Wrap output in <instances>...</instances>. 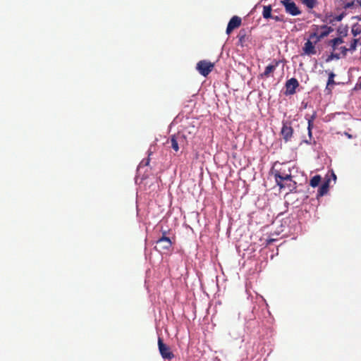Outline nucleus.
I'll return each mask as SVG.
<instances>
[{
    "label": "nucleus",
    "mask_w": 361,
    "mask_h": 361,
    "mask_svg": "<svg viewBox=\"0 0 361 361\" xmlns=\"http://www.w3.org/2000/svg\"><path fill=\"white\" fill-rule=\"evenodd\" d=\"M186 142L185 135L180 133L171 135L166 141V144L174 151L175 155L178 153L180 149L183 147Z\"/></svg>",
    "instance_id": "nucleus-1"
},
{
    "label": "nucleus",
    "mask_w": 361,
    "mask_h": 361,
    "mask_svg": "<svg viewBox=\"0 0 361 361\" xmlns=\"http://www.w3.org/2000/svg\"><path fill=\"white\" fill-rule=\"evenodd\" d=\"M163 235L156 241L155 249L159 252H166L169 251L172 246L171 239L166 236V231H162Z\"/></svg>",
    "instance_id": "nucleus-2"
},
{
    "label": "nucleus",
    "mask_w": 361,
    "mask_h": 361,
    "mask_svg": "<svg viewBox=\"0 0 361 361\" xmlns=\"http://www.w3.org/2000/svg\"><path fill=\"white\" fill-rule=\"evenodd\" d=\"M214 67V63L207 60H202L197 63L196 68L202 75L207 77L212 71Z\"/></svg>",
    "instance_id": "nucleus-3"
},
{
    "label": "nucleus",
    "mask_w": 361,
    "mask_h": 361,
    "mask_svg": "<svg viewBox=\"0 0 361 361\" xmlns=\"http://www.w3.org/2000/svg\"><path fill=\"white\" fill-rule=\"evenodd\" d=\"M158 348L159 351L164 359L171 360L174 357V354L171 351L170 347L164 343L163 339L161 337L158 338Z\"/></svg>",
    "instance_id": "nucleus-4"
},
{
    "label": "nucleus",
    "mask_w": 361,
    "mask_h": 361,
    "mask_svg": "<svg viewBox=\"0 0 361 361\" xmlns=\"http://www.w3.org/2000/svg\"><path fill=\"white\" fill-rule=\"evenodd\" d=\"M281 4L284 6L287 13L295 16L301 13L300 10L292 0H281Z\"/></svg>",
    "instance_id": "nucleus-5"
},
{
    "label": "nucleus",
    "mask_w": 361,
    "mask_h": 361,
    "mask_svg": "<svg viewBox=\"0 0 361 361\" xmlns=\"http://www.w3.org/2000/svg\"><path fill=\"white\" fill-rule=\"evenodd\" d=\"M273 174L274 176V179L276 183L278 182L283 181L286 179H288L289 178L293 177L291 176V171L290 169L286 170L285 169L281 168L279 169H274Z\"/></svg>",
    "instance_id": "nucleus-6"
},
{
    "label": "nucleus",
    "mask_w": 361,
    "mask_h": 361,
    "mask_svg": "<svg viewBox=\"0 0 361 361\" xmlns=\"http://www.w3.org/2000/svg\"><path fill=\"white\" fill-rule=\"evenodd\" d=\"M276 185L279 187L281 190H286L288 192H293L296 190L297 183L293 180V177L286 179L280 183H276Z\"/></svg>",
    "instance_id": "nucleus-7"
},
{
    "label": "nucleus",
    "mask_w": 361,
    "mask_h": 361,
    "mask_svg": "<svg viewBox=\"0 0 361 361\" xmlns=\"http://www.w3.org/2000/svg\"><path fill=\"white\" fill-rule=\"evenodd\" d=\"M299 86V82L298 80L295 78H292L289 80H288L285 84L286 91L285 94L286 95H292L295 93L296 89Z\"/></svg>",
    "instance_id": "nucleus-8"
},
{
    "label": "nucleus",
    "mask_w": 361,
    "mask_h": 361,
    "mask_svg": "<svg viewBox=\"0 0 361 361\" xmlns=\"http://www.w3.org/2000/svg\"><path fill=\"white\" fill-rule=\"evenodd\" d=\"M293 129L290 122H283L281 130V135L285 142H288L293 137Z\"/></svg>",
    "instance_id": "nucleus-9"
},
{
    "label": "nucleus",
    "mask_w": 361,
    "mask_h": 361,
    "mask_svg": "<svg viewBox=\"0 0 361 361\" xmlns=\"http://www.w3.org/2000/svg\"><path fill=\"white\" fill-rule=\"evenodd\" d=\"M280 63V61L274 59L271 64L268 65L264 71L261 73L260 76L262 78H268L273 75L274 72Z\"/></svg>",
    "instance_id": "nucleus-10"
},
{
    "label": "nucleus",
    "mask_w": 361,
    "mask_h": 361,
    "mask_svg": "<svg viewBox=\"0 0 361 361\" xmlns=\"http://www.w3.org/2000/svg\"><path fill=\"white\" fill-rule=\"evenodd\" d=\"M242 20L240 17L237 16H233L228 23L226 27V34L230 35L234 29H236L240 26Z\"/></svg>",
    "instance_id": "nucleus-11"
},
{
    "label": "nucleus",
    "mask_w": 361,
    "mask_h": 361,
    "mask_svg": "<svg viewBox=\"0 0 361 361\" xmlns=\"http://www.w3.org/2000/svg\"><path fill=\"white\" fill-rule=\"evenodd\" d=\"M304 54L308 56L314 55L317 54L316 48L312 41L308 39L304 44L302 48Z\"/></svg>",
    "instance_id": "nucleus-12"
},
{
    "label": "nucleus",
    "mask_w": 361,
    "mask_h": 361,
    "mask_svg": "<svg viewBox=\"0 0 361 361\" xmlns=\"http://www.w3.org/2000/svg\"><path fill=\"white\" fill-rule=\"evenodd\" d=\"M321 30L319 32V35L317 37V40L314 41V43L316 44L319 42L324 37L328 36L331 32H333V28L331 27H329L327 25H322L319 27V30Z\"/></svg>",
    "instance_id": "nucleus-13"
},
{
    "label": "nucleus",
    "mask_w": 361,
    "mask_h": 361,
    "mask_svg": "<svg viewBox=\"0 0 361 361\" xmlns=\"http://www.w3.org/2000/svg\"><path fill=\"white\" fill-rule=\"evenodd\" d=\"M317 114L316 112H314L311 116H306L307 120V130H308V135L311 137H312V129L314 126V121L316 118Z\"/></svg>",
    "instance_id": "nucleus-14"
},
{
    "label": "nucleus",
    "mask_w": 361,
    "mask_h": 361,
    "mask_svg": "<svg viewBox=\"0 0 361 361\" xmlns=\"http://www.w3.org/2000/svg\"><path fill=\"white\" fill-rule=\"evenodd\" d=\"M272 8L271 5L269 6H264L263 7V11H262V16L265 19H269L272 17L271 15Z\"/></svg>",
    "instance_id": "nucleus-15"
},
{
    "label": "nucleus",
    "mask_w": 361,
    "mask_h": 361,
    "mask_svg": "<svg viewBox=\"0 0 361 361\" xmlns=\"http://www.w3.org/2000/svg\"><path fill=\"white\" fill-rule=\"evenodd\" d=\"M328 190H329V181H326L320 186V188H319V190H318V194L320 196H323L327 193Z\"/></svg>",
    "instance_id": "nucleus-16"
},
{
    "label": "nucleus",
    "mask_w": 361,
    "mask_h": 361,
    "mask_svg": "<svg viewBox=\"0 0 361 361\" xmlns=\"http://www.w3.org/2000/svg\"><path fill=\"white\" fill-rule=\"evenodd\" d=\"M320 181H321V176L319 175H316L311 178L310 185L312 187L315 188L317 185H319Z\"/></svg>",
    "instance_id": "nucleus-17"
},
{
    "label": "nucleus",
    "mask_w": 361,
    "mask_h": 361,
    "mask_svg": "<svg viewBox=\"0 0 361 361\" xmlns=\"http://www.w3.org/2000/svg\"><path fill=\"white\" fill-rule=\"evenodd\" d=\"M308 8H313L317 4V0H300Z\"/></svg>",
    "instance_id": "nucleus-18"
},
{
    "label": "nucleus",
    "mask_w": 361,
    "mask_h": 361,
    "mask_svg": "<svg viewBox=\"0 0 361 361\" xmlns=\"http://www.w3.org/2000/svg\"><path fill=\"white\" fill-rule=\"evenodd\" d=\"M314 27H315L314 28V31L312 33H311V34L310 35V39H310V41H311V40H313V39H314V41H315V40H317V37H319V26L315 25Z\"/></svg>",
    "instance_id": "nucleus-19"
},
{
    "label": "nucleus",
    "mask_w": 361,
    "mask_h": 361,
    "mask_svg": "<svg viewBox=\"0 0 361 361\" xmlns=\"http://www.w3.org/2000/svg\"><path fill=\"white\" fill-rule=\"evenodd\" d=\"M351 32L354 37H356L361 33V29L357 24L353 25Z\"/></svg>",
    "instance_id": "nucleus-20"
},
{
    "label": "nucleus",
    "mask_w": 361,
    "mask_h": 361,
    "mask_svg": "<svg viewBox=\"0 0 361 361\" xmlns=\"http://www.w3.org/2000/svg\"><path fill=\"white\" fill-rule=\"evenodd\" d=\"M342 43H343V40L341 37H336L331 41V44L334 49L337 45Z\"/></svg>",
    "instance_id": "nucleus-21"
},
{
    "label": "nucleus",
    "mask_w": 361,
    "mask_h": 361,
    "mask_svg": "<svg viewBox=\"0 0 361 361\" xmlns=\"http://www.w3.org/2000/svg\"><path fill=\"white\" fill-rule=\"evenodd\" d=\"M338 32L341 37H345L348 34L347 27H339L338 28Z\"/></svg>",
    "instance_id": "nucleus-22"
},
{
    "label": "nucleus",
    "mask_w": 361,
    "mask_h": 361,
    "mask_svg": "<svg viewBox=\"0 0 361 361\" xmlns=\"http://www.w3.org/2000/svg\"><path fill=\"white\" fill-rule=\"evenodd\" d=\"M358 41H359L358 39H353V41L350 43V47L348 48L349 51H354L356 49Z\"/></svg>",
    "instance_id": "nucleus-23"
},
{
    "label": "nucleus",
    "mask_w": 361,
    "mask_h": 361,
    "mask_svg": "<svg viewBox=\"0 0 361 361\" xmlns=\"http://www.w3.org/2000/svg\"><path fill=\"white\" fill-rule=\"evenodd\" d=\"M334 77H335V74L334 73L331 72L329 73V79H328V82H327L328 85L335 83V82L334 80Z\"/></svg>",
    "instance_id": "nucleus-24"
},
{
    "label": "nucleus",
    "mask_w": 361,
    "mask_h": 361,
    "mask_svg": "<svg viewBox=\"0 0 361 361\" xmlns=\"http://www.w3.org/2000/svg\"><path fill=\"white\" fill-rule=\"evenodd\" d=\"M238 37L239 38V41L242 43L245 40V30H240L239 32V34L238 35Z\"/></svg>",
    "instance_id": "nucleus-25"
},
{
    "label": "nucleus",
    "mask_w": 361,
    "mask_h": 361,
    "mask_svg": "<svg viewBox=\"0 0 361 361\" xmlns=\"http://www.w3.org/2000/svg\"><path fill=\"white\" fill-rule=\"evenodd\" d=\"M271 18L275 20L276 21H282V18L278 16H272Z\"/></svg>",
    "instance_id": "nucleus-26"
},
{
    "label": "nucleus",
    "mask_w": 361,
    "mask_h": 361,
    "mask_svg": "<svg viewBox=\"0 0 361 361\" xmlns=\"http://www.w3.org/2000/svg\"><path fill=\"white\" fill-rule=\"evenodd\" d=\"M341 49L343 55H345L347 51H349V49H347L345 47H342Z\"/></svg>",
    "instance_id": "nucleus-27"
},
{
    "label": "nucleus",
    "mask_w": 361,
    "mask_h": 361,
    "mask_svg": "<svg viewBox=\"0 0 361 361\" xmlns=\"http://www.w3.org/2000/svg\"><path fill=\"white\" fill-rule=\"evenodd\" d=\"M343 18V16L342 15H340V16H337L334 18L335 20H336L337 21H340Z\"/></svg>",
    "instance_id": "nucleus-28"
},
{
    "label": "nucleus",
    "mask_w": 361,
    "mask_h": 361,
    "mask_svg": "<svg viewBox=\"0 0 361 361\" xmlns=\"http://www.w3.org/2000/svg\"><path fill=\"white\" fill-rule=\"evenodd\" d=\"M333 57H336V59H338V58H339V56H338V54H336V55H333V54H332V55L331 56V57H330V58H331V59H332Z\"/></svg>",
    "instance_id": "nucleus-29"
},
{
    "label": "nucleus",
    "mask_w": 361,
    "mask_h": 361,
    "mask_svg": "<svg viewBox=\"0 0 361 361\" xmlns=\"http://www.w3.org/2000/svg\"><path fill=\"white\" fill-rule=\"evenodd\" d=\"M274 240V239H269L267 240V244H270L271 243H272Z\"/></svg>",
    "instance_id": "nucleus-30"
},
{
    "label": "nucleus",
    "mask_w": 361,
    "mask_h": 361,
    "mask_svg": "<svg viewBox=\"0 0 361 361\" xmlns=\"http://www.w3.org/2000/svg\"><path fill=\"white\" fill-rule=\"evenodd\" d=\"M354 18H356L358 20H361V16H355Z\"/></svg>",
    "instance_id": "nucleus-31"
}]
</instances>
